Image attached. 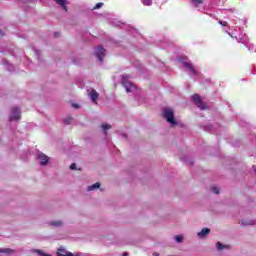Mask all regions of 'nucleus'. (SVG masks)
Masks as SVG:
<instances>
[{
  "mask_svg": "<svg viewBox=\"0 0 256 256\" xmlns=\"http://www.w3.org/2000/svg\"><path fill=\"white\" fill-rule=\"evenodd\" d=\"M209 233H211V229L203 228L200 232L197 233V236L199 237V239H205V237L209 235Z\"/></svg>",
  "mask_w": 256,
  "mask_h": 256,
  "instance_id": "nucleus-9",
  "label": "nucleus"
},
{
  "mask_svg": "<svg viewBox=\"0 0 256 256\" xmlns=\"http://www.w3.org/2000/svg\"><path fill=\"white\" fill-rule=\"evenodd\" d=\"M56 5H59L64 9V11H67V0H54Z\"/></svg>",
  "mask_w": 256,
  "mask_h": 256,
  "instance_id": "nucleus-14",
  "label": "nucleus"
},
{
  "mask_svg": "<svg viewBox=\"0 0 256 256\" xmlns=\"http://www.w3.org/2000/svg\"><path fill=\"white\" fill-rule=\"evenodd\" d=\"M2 65H4L8 71H13V69H15L13 64H10L9 61L5 58L2 59Z\"/></svg>",
  "mask_w": 256,
  "mask_h": 256,
  "instance_id": "nucleus-13",
  "label": "nucleus"
},
{
  "mask_svg": "<svg viewBox=\"0 0 256 256\" xmlns=\"http://www.w3.org/2000/svg\"><path fill=\"white\" fill-rule=\"evenodd\" d=\"M192 101H194V104L198 106L199 109L204 111V109H207V104H205L202 100L199 94H194L192 96Z\"/></svg>",
  "mask_w": 256,
  "mask_h": 256,
  "instance_id": "nucleus-4",
  "label": "nucleus"
},
{
  "mask_svg": "<svg viewBox=\"0 0 256 256\" xmlns=\"http://www.w3.org/2000/svg\"><path fill=\"white\" fill-rule=\"evenodd\" d=\"M35 55H36L37 59H40L41 52H39V50H35Z\"/></svg>",
  "mask_w": 256,
  "mask_h": 256,
  "instance_id": "nucleus-26",
  "label": "nucleus"
},
{
  "mask_svg": "<svg viewBox=\"0 0 256 256\" xmlns=\"http://www.w3.org/2000/svg\"><path fill=\"white\" fill-rule=\"evenodd\" d=\"M122 85L126 89L127 93H133V91L137 90V86L131 81H129V76L122 77Z\"/></svg>",
  "mask_w": 256,
  "mask_h": 256,
  "instance_id": "nucleus-2",
  "label": "nucleus"
},
{
  "mask_svg": "<svg viewBox=\"0 0 256 256\" xmlns=\"http://www.w3.org/2000/svg\"><path fill=\"white\" fill-rule=\"evenodd\" d=\"M48 225H50V227L61 228L63 227L64 223L62 220H54V221H50Z\"/></svg>",
  "mask_w": 256,
  "mask_h": 256,
  "instance_id": "nucleus-11",
  "label": "nucleus"
},
{
  "mask_svg": "<svg viewBox=\"0 0 256 256\" xmlns=\"http://www.w3.org/2000/svg\"><path fill=\"white\" fill-rule=\"evenodd\" d=\"M216 249H217V251H223L225 249L229 251L231 249V245L223 244L221 242H217L216 243Z\"/></svg>",
  "mask_w": 256,
  "mask_h": 256,
  "instance_id": "nucleus-10",
  "label": "nucleus"
},
{
  "mask_svg": "<svg viewBox=\"0 0 256 256\" xmlns=\"http://www.w3.org/2000/svg\"><path fill=\"white\" fill-rule=\"evenodd\" d=\"M101 7H103V2L97 3L93 9H101Z\"/></svg>",
  "mask_w": 256,
  "mask_h": 256,
  "instance_id": "nucleus-23",
  "label": "nucleus"
},
{
  "mask_svg": "<svg viewBox=\"0 0 256 256\" xmlns=\"http://www.w3.org/2000/svg\"><path fill=\"white\" fill-rule=\"evenodd\" d=\"M73 121V118L68 117L64 119V122L66 123V125H71V122Z\"/></svg>",
  "mask_w": 256,
  "mask_h": 256,
  "instance_id": "nucleus-22",
  "label": "nucleus"
},
{
  "mask_svg": "<svg viewBox=\"0 0 256 256\" xmlns=\"http://www.w3.org/2000/svg\"><path fill=\"white\" fill-rule=\"evenodd\" d=\"M21 120V108L13 107L10 111L9 121H20Z\"/></svg>",
  "mask_w": 256,
  "mask_h": 256,
  "instance_id": "nucleus-3",
  "label": "nucleus"
},
{
  "mask_svg": "<svg viewBox=\"0 0 256 256\" xmlns=\"http://www.w3.org/2000/svg\"><path fill=\"white\" fill-rule=\"evenodd\" d=\"M245 46L248 48L249 51L253 52V49H254L253 44H251V43H249V42H246V43H245Z\"/></svg>",
  "mask_w": 256,
  "mask_h": 256,
  "instance_id": "nucleus-21",
  "label": "nucleus"
},
{
  "mask_svg": "<svg viewBox=\"0 0 256 256\" xmlns=\"http://www.w3.org/2000/svg\"><path fill=\"white\" fill-rule=\"evenodd\" d=\"M13 250L9 249V248H0V253H6L7 255H9V253H12Z\"/></svg>",
  "mask_w": 256,
  "mask_h": 256,
  "instance_id": "nucleus-19",
  "label": "nucleus"
},
{
  "mask_svg": "<svg viewBox=\"0 0 256 256\" xmlns=\"http://www.w3.org/2000/svg\"><path fill=\"white\" fill-rule=\"evenodd\" d=\"M0 36H3V31L0 29Z\"/></svg>",
  "mask_w": 256,
  "mask_h": 256,
  "instance_id": "nucleus-30",
  "label": "nucleus"
},
{
  "mask_svg": "<svg viewBox=\"0 0 256 256\" xmlns=\"http://www.w3.org/2000/svg\"><path fill=\"white\" fill-rule=\"evenodd\" d=\"M101 128L103 129L104 131V135H107V131H109V129H111V124H103L101 126Z\"/></svg>",
  "mask_w": 256,
  "mask_h": 256,
  "instance_id": "nucleus-16",
  "label": "nucleus"
},
{
  "mask_svg": "<svg viewBox=\"0 0 256 256\" xmlns=\"http://www.w3.org/2000/svg\"><path fill=\"white\" fill-rule=\"evenodd\" d=\"M219 23H220V25H222L223 27H227V22H225V21L223 22V21L220 20Z\"/></svg>",
  "mask_w": 256,
  "mask_h": 256,
  "instance_id": "nucleus-27",
  "label": "nucleus"
},
{
  "mask_svg": "<svg viewBox=\"0 0 256 256\" xmlns=\"http://www.w3.org/2000/svg\"><path fill=\"white\" fill-rule=\"evenodd\" d=\"M94 53H95V56L97 57V59H99L100 63H103V59L105 58V55L107 53L105 48L98 46L95 48Z\"/></svg>",
  "mask_w": 256,
  "mask_h": 256,
  "instance_id": "nucleus-5",
  "label": "nucleus"
},
{
  "mask_svg": "<svg viewBox=\"0 0 256 256\" xmlns=\"http://www.w3.org/2000/svg\"><path fill=\"white\" fill-rule=\"evenodd\" d=\"M73 107H76V108H77V105L73 104Z\"/></svg>",
  "mask_w": 256,
  "mask_h": 256,
  "instance_id": "nucleus-33",
  "label": "nucleus"
},
{
  "mask_svg": "<svg viewBox=\"0 0 256 256\" xmlns=\"http://www.w3.org/2000/svg\"><path fill=\"white\" fill-rule=\"evenodd\" d=\"M163 117L165 120H167L172 127H175L177 125V121L175 120V113L173 112V109L171 108H164L163 109Z\"/></svg>",
  "mask_w": 256,
  "mask_h": 256,
  "instance_id": "nucleus-1",
  "label": "nucleus"
},
{
  "mask_svg": "<svg viewBox=\"0 0 256 256\" xmlns=\"http://www.w3.org/2000/svg\"><path fill=\"white\" fill-rule=\"evenodd\" d=\"M54 37H59V33H58V32H55V33H54Z\"/></svg>",
  "mask_w": 256,
  "mask_h": 256,
  "instance_id": "nucleus-29",
  "label": "nucleus"
},
{
  "mask_svg": "<svg viewBox=\"0 0 256 256\" xmlns=\"http://www.w3.org/2000/svg\"><path fill=\"white\" fill-rule=\"evenodd\" d=\"M176 243H183V236L182 235H176L174 237Z\"/></svg>",
  "mask_w": 256,
  "mask_h": 256,
  "instance_id": "nucleus-18",
  "label": "nucleus"
},
{
  "mask_svg": "<svg viewBox=\"0 0 256 256\" xmlns=\"http://www.w3.org/2000/svg\"><path fill=\"white\" fill-rule=\"evenodd\" d=\"M122 256H129V253H128V252H124V253L122 254Z\"/></svg>",
  "mask_w": 256,
  "mask_h": 256,
  "instance_id": "nucleus-28",
  "label": "nucleus"
},
{
  "mask_svg": "<svg viewBox=\"0 0 256 256\" xmlns=\"http://www.w3.org/2000/svg\"><path fill=\"white\" fill-rule=\"evenodd\" d=\"M143 5H146L147 7L153 5V0H141Z\"/></svg>",
  "mask_w": 256,
  "mask_h": 256,
  "instance_id": "nucleus-20",
  "label": "nucleus"
},
{
  "mask_svg": "<svg viewBox=\"0 0 256 256\" xmlns=\"http://www.w3.org/2000/svg\"><path fill=\"white\" fill-rule=\"evenodd\" d=\"M212 193H215V195H219V188L213 187L212 188Z\"/></svg>",
  "mask_w": 256,
  "mask_h": 256,
  "instance_id": "nucleus-24",
  "label": "nucleus"
},
{
  "mask_svg": "<svg viewBox=\"0 0 256 256\" xmlns=\"http://www.w3.org/2000/svg\"><path fill=\"white\" fill-rule=\"evenodd\" d=\"M70 169H71L72 171H74L75 169H77V164L72 163V164L70 165Z\"/></svg>",
  "mask_w": 256,
  "mask_h": 256,
  "instance_id": "nucleus-25",
  "label": "nucleus"
},
{
  "mask_svg": "<svg viewBox=\"0 0 256 256\" xmlns=\"http://www.w3.org/2000/svg\"><path fill=\"white\" fill-rule=\"evenodd\" d=\"M57 255H58V256H75V255H73V253L68 252V251L65 250V248H63V247H60V248L58 249Z\"/></svg>",
  "mask_w": 256,
  "mask_h": 256,
  "instance_id": "nucleus-12",
  "label": "nucleus"
},
{
  "mask_svg": "<svg viewBox=\"0 0 256 256\" xmlns=\"http://www.w3.org/2000/svg\"><path fill=\"white\" fill-rule=\"evenodd\" d=\"M195 7H199V5H203V0H191Z\"/></svg>",
  "mask_w": 256,
  "mask_h": 256,
  "instance_id": "nucleus-17",
  "label": "nucleus"
},
{
  "mask_svg": "<svg viewBox=\"0 0 256 256\" xmlns=\"http://www.w3.org/2000/svg\"><path fill=\"white\" fill-rule=\"evenodd\" d=\"M123 137L127 138V134H123Z\"/></svg>",
  "mask_w": 256,
  "mask_h": 256,
  "instance_id": "nucleus-31",
  "label": "nucleus"
},
{
  "mask_svg": "<svg viewBox=\"0 0 256 256\" xmlns=\"http://www.w3.org/2000/svg\"><path fill=\"white\" fill-rule=\"evenodd\" d=\"M88 95L92 101V103H97V99H99V93L95 89L88 90Z\"/></svg>",
  "mask_w": 256,
  "mask_h": 256,
  "instance_id": "nucleus-8",
  "label": "nucleus"
},
{
  "mask_svg": "<svg viewBox=\"0 0 256 256\" xmlns=\"http://www.w3.org/2000/svg\"><path fill=\"white\" fill-rule=\"evenodd\" d=\"M38 159L40 161V165L42 167H45V165H47V163H49V158L47 155H45L43 152H39L38 153Z\"/></svg>",
  "mask_w": 256,
  "mask_h": 256,
  "instance_id": "nucleus-7",
  "label": "nucleus"
},
{
  "mask_svg": "<svg viewBox=\"0 0 256 256\" xmlns=\"http://www.w3.org/2000/svg\"><path fill=\"white\" fill-rule=\"evenodd\" d=\"M183 66L186 67L187 71H189L191 77L193 76L197 77V75H199V71L195 69V67L193 66V64H191V62H183Z\"/></svg>",
  "mask_w": 256,
  "mask_h": 256,
  "instance_id": "nucleus-6",
  "label": "nucleus"
},
{
  "mask_svg": "<svg viewBox=\"0 0 256 256\" xmlns=\"http://www.w3.org/2000/svg\"><path fill=\"white\" fill-rule=\"evenodd\" d=\"M154 256H159V254H157V253H154Z\"/></svg>",
  "mask_w": 256,
  "mask_h": 256,
  "instance_id": "nucleus-32",
  "label": "nucleus"
},
{
  "mask_svg": "<svg viewBox=\"0 0 256 256\" xmlns=\"http://www.w3.org/2000/svg\"><path fill=\"white\" fill-rule=\"evenodd\" d=\"M100 187L101 183L96 182L95 184L88 186L87 191H95V189H99Z\"/></svg>",
  "mask_w": 256,
  "mask_h": 256,
  "instance_id": "nucleus-15",
  "label": "nucleus"
}]
</instances>
